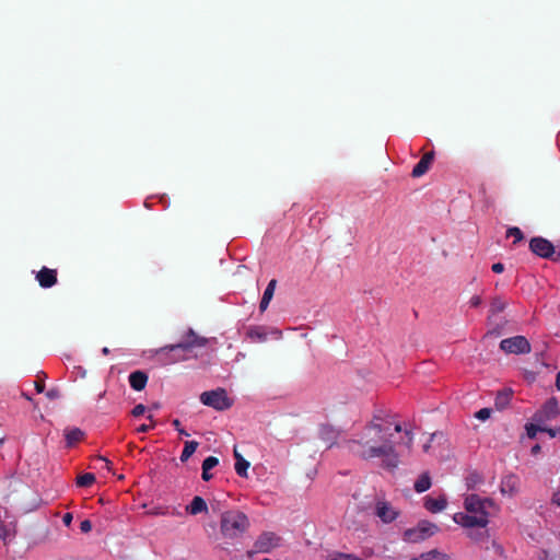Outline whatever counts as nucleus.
Masks as SVG:
<instances>
[{
    "instance_id": "14",
    "label": "nucleus",
    "mask_w": 560,
    "mask_h": 560,
    "mask_svg": "<svg viewBox=\"0 0 560 560\" xmlns=\"http://www.w3.org/2000/svg\"><path fill=\"white\" fill-rule=\"evenodd\" d=\"M518 483V479L515 476H506L501 481L500 491L502 494L512 497L517 493Z\"/></svg>"
},
{
    "instance_id": "4",
    "label": "nucleus",
    "mask_w": 560,
    "mask_h": 560,
    "mask_svg": "<svg viewBox=\"0 0 560 560\" xmlns=\"http://www.w3.org/2000/svg\"><path fill=\"white\" fill-rule=\"evenodd\" d=\"M500 349L506 354H525L532 350L529 341L524 336H514L501 340Z\"/></svg>"
},
{
    "instance_id": "36",
    "label": "nucleus",
    "mask_w": 560,
    "mask_h": 560,
    "mask_svg": "<svg viewBox=\"0 0 560 560\" xmlns=\"http://www.w3.org/2000/svg\"><path fill=\"white\" fill-rule=\"evenodd\" d=\"M442 438H443L442 433H438V432L432 433L431 436H430L429 442L423 445V451L425 453H428L430 447H431V442H433L435 439H442Z\"/></svg>"
},
{
    "instance_id": "35",
    "label": "nucleus",
    "mask_w": 560,
    "mask_h": 560,
    "mask_svg": "<svg viewBox=\"0 0 560 560\" xmlns=\"http://www.w3.org/2000/svg\"><path fill=\"white\" fill-rule=\"evenodd\" d=\"M511 393H501L497 397V405L504 406L510 399Z\"/></svg>"
},
{
    "instance_id": "17",
    "label": "nucleus",
    "mask_w": 560,
    "mask_h": 560,
    "mask_svg": "<svg viewBox=\"0 0 560 560\" xmlns=\"http://www.w3.org/2000/svg\"><path fill=\"white\" fill-rule=\"evenodd\" d=\"M84 436V432L79 428H67L65 430V438L67 447L74 446Z\"/></svg>"
},
{
    "instance_id": "29",
    "label": "nucleus",
    "mask_w": 560,
    "mask_h": 560,
    "mask_svg": "<svg viewBox=\"0 0 560 560\" xmlns=\"http://www.w3.org/2000/svg\"><path fill=\"white\" fill-rule=\"evenodd\" d=\"M329 560H361L352 553L336 552Z\"/></svg>"
},
{
    "instance_id": "18",
    "label": "nucleus",
    "mask_w": 560,
    "mask_h": 560,
    "mask_svg": "<svg viewBox=\"0 0 560 560\" xmlns=\"http://www.w3.org/2000/svg\"><path fill=\"white\" fill-rule=\"evenodd\" d=\"M376 514L385 523L394 521L397 515V513L394 511V509L385 502H381L377 504Z\"/></svg>"
},
{
    "instance_id": "26",
    "label": "nucleus",
    "mask_w": 560,
    "mask_h": 560,
    "mask_svg": "<svg viewBox=\"0 0 560 560\" xmlns=\"http://www.w3.org/2000/svg\"><path fill=\"white\" fill-rule=\"evenodd\" d=\"M482 476L476 471L470 472L466 478V483L469 489L476 488L479 483L482 482Z\"/></svg>"
},
{
    "instance_id": "21",
    "label": "nucleus",
    "mask_w": 560,
    "mask_h": 560,
    "mask_svg": "<svg viewBox=\"0 0 560 560\" xmlns=\"http://www.w3.org/2000/svg\"><path fill=\"white\" fill-rule=\"evenodd\" d=\"M446 499L441 497L439 499H433V498H427L425 499V503H424V506L427 508V510H429L430 512L432 513H438V512H441L445 509L446 506Z\"/></svg>"
},
{
    "instance_id": "43",
    "label": "nucleus",
    "mask_w": 560,
    "mask_h": 560,
    "mask_svg": "<svg viewBox=\"0 0 560 560\" xmlns=\"http://www.w3.org/2000/svg\"><path fill=\"white\" fill-rule=\"evenodd\" d=\"M469 303H470V306H472V307H477V306H479V305H480V303H481V298H480V296H478V295H474V296L470 299Z\"/></svg>"
},
{
    "instance_id": "19",
    "label": "nucleus",
    "mask_w": 560,
    "mask_h": 560,
    "mask_svg": "<svg viewBox=\"0 0 560 560\" xmlns=\"http://www.w3.org/2000/svg\"><path fill=\"white\" fill-rule=\"evenodd\" d=\"M276 287H277V280L276 279L270 280V282L268 283V285L264 292L262 299L259 304V310L261 312H265L267 310L270 301L273 298Z\"/></svg>"
},
{
    "instance_id": "58",
    "label": "nucleus",
    "mask_w": 560,
    "mask_h": 560,
    "mask_svg": "<svg viewBox=\"0 0 560 560\" xmlns=\"http://www.w3.org/2000/svg\"><path fill=\"white\" fill-rule=\"evenodd\" d=\"M180 360H184V358H174V359L171 360V362L174 363V362H177V361H180Z\"/></svg>"
},
{
    "instance_id": "56",
    "label": "nucleus",
    "mask_w": 560,
    "mask_h": 560,
    "mask_svg": "<svg viewBox=\"0 0 560 560\" xmlns=\"http://www.w3.org/2000/svg\"><path fill=\"white\" fill-rule=\"evenodd\" d=\"M544 431H547L551 438L556 435V432L552 429H545Z\"/></svg>"
},
{
    "instance_id": "20",
    "label": "nucleus",
    "mask_w": 560,
    "mask_h": 560,
    "mask_svg": "<svg viewBox=\"0 0 560 560\" xmlns=\"http://www.w3.org/2000/svg\"><path fill=\"white\" fill-rule=\"evenodd\" d=\"M234 457L236 459L235 463V471L241 477H247V469L249 467V462H247L237 451L236 446L233 450Z\"/></svg>"
},
{
    "instance_id": "48",
    "label": "nucleus",
    "mask_w": 560,
    "mask_h": 560,
    "mask_svg": "<svg viewBox=\"0 0 560 560\" xmlns=\"http://www.w3.org/2000/svg\"><path fill=\"white\" fill-rule=\"evenodd\" d=\"M490 336H494V337L500 336V330H499V328H494V329L489 330V331L485 335V338L490 337Z\"/></svg>"
},
{
    "instance_id": "13",
    "label": "nucleus",
    "mask_w": 560,
    "mask_h": 560,
    "mask_svg": "<svg viewBox=\"0 0 560 560\" xmlns=\"http://www.w3.org/2000/svg\"><path fill=\"white\" fill-rule=\"evenodd\" d=\"M43 288H50L57 282L56 270L44 267L36 276Z\"/></svg>"
},
{
    "instance_id": "22",
    "label": "nucleus",
    "mask_w": 560,
    "mask_h": 560,
    "mask_svg": "<svg viewBox=\"0 0 560 560\" xmlns=\"http://www.w3.org/2000/svg\"><path fill=\"white\" fill-rule=\"evenodd\" d=\"M319 434L320 439L328 443V447H331L338 438V433L331 427H323Z\"/></svg>"
},
{
    "instance_id": "54",
    "label": "nucleus",
    "mask_w": 560,
    "mask_h": 560,
    "mask_svg": "<svg viewBox=\"0 0 560 560\" xmlns=\"http://www.w3.org/2000/svg\"><path fill=\"white\" fill-rule=\"evenodd\" d=\"M539 452H540V446H539L538 444H537V445H535V446H533V448H532V453H533V454H537V453H539Z\"/></svg>"
},
{
    "instance_id": "42",
    "label": "nucleus",
    "mask_w": 560,
    "mask_h": 560,
    "mask_svg": "<svg viewBox=\"0 0 560 560\" xmlns=\"http://www.w3.org/2000/svg\"><path fill=\"white\" fill-rule=\"evenodd\" d=\"M172 424L182 435L188 436L189 434L180 427V422L178 419L173 420Z\"/></svg>"
},
{
    "instance_id": "27",
    "label": "nucleus",
    "mask_w": 560,
    "mask_h": 560,
    "mask_svg": "<svg viewBox=\"0 0 560 560\" xmlns=\"http://www.w3.org/2000/svg\"><path fill=\"white\" fill-rule=\"evenodd\" d=\"M95 481V476L93 474H83L77 478V485L79 487H90Z\"/></svg>"
},
{
    "instance_id": "51",
    "label": "nucleus",
    "mask_w": 560,
    "mask_h": 560,
    "mask_svg": "<svg viewBox=\"0 0 560 560\" xmlns=\"http://www.w3.org/2000/svg\"><path fill=\"white\" fill-rule=\"evenodd\" d=\"M35 388L38 393H43L44 389H45V384L43 382H36L35 383Z\"/></svg>"
},
{
    "instance_id": "39",
    "label": "nucleus",
    "mask_w": 560,
    "mask_h": 560,
    "mask_svg": "<svg viewBox=\"0 0 560 560\" xmlns=\"http://www.w3.org/2000/svg\"><path fill=\"white\" fill-rule=\"evenodd\" d=\"M144 411H145V407L142 404H139V405L135 406L131 413L133 417H139V416L143 415Z\"/></svg>"
},
{
    "instance_id": "3",
    "label": "nucleus",
    "mask_w": 560,
    "mask_h": 560,
    "mask_svg": "<svg viewBox=\"0 0 560 560\" xmlns=\"http://www.w3.org/2000/svg\"><path fill=\"white\" fill-rule=\"evenodd\" d=\"M200 401L203 405L212 407L217 410H225L232 405L231 400L226 396V392L223 388L203 392L200 395Z\"/></svg>"
},
{
    "instance_id": "46",
    "label": "nucleus",
    "mask_w": 560,
    "mask_h": 560,
    "mask_svg": "<svg viewBox=\"0 0 560 560\" xmlns=\"http://www.w3.org/2000/svg\"><path fill=\"white\" fill-rule=\"evenodd\" d=\"M62 522L65 523L66 526H69L72 522V514L66 513L62 517Z\"/></svg>"
},
{
    "instance_id": "53",
    "label": "nucleus",
    "mask_w": 560,
    "mask_h": 560,
    "mask_svg": "<svg viewBox=\"0 0 560 560\" xmlns=\"http://www.w3.org/2000/svg\"><path fill=\"white\" fill-rule=\"evenodd\" d=\"M151 429V425H148V424H141L137 431L138 432H141V433H144V432H148L149 430Z\"/></svg>"
},
{
    "instance_id": "45",
    "label": "nucleus",
    "mask_w": 560,
    "mask_h": 560,
    "mask_svg": "<svg viewBox=\"0 0 560 560\" xmlns=\"http://www.w3.org/2000/svg\"><path fill=\"white\" fill-rule=\"evenodd\" d=\"M504 270V266L501 262H495L492 265V271L500 273Z\"/></svg>"
},
{
    "instance_id": "30",
    "label": "nucleus",
    "mask_w": 560,
    "mask_h": 560,
    "mask_svg": "<svg viewBox=\"0 0 560 560\" xmlns=\"http://www.w3.org/2000/svg\"><path fill=\"white\" fill-rule=\"evenodd\" d=\"M219 464V459L214 456L207 457L202 463L203 470H210Z\"/></svg>"
},
{
    "instance_id": "11",
    "label": "nucleus",
    "mask_w": 560,
    "mask_h": 560,
    "mask_svg": "<svg viewBox=\"0 0 560 560\" xmlns=\"http://www.w3.org/2000/svg\"><path fill=\"white\" fill-rule=\"evenodd\" d=\"M433 160V151L424 153L420 161L415 165L411 172L412 177H421L422 175H424L429 171Z\"/></svg>"
},
{
    "instance_id": "47",
    "label": "nucleus",
    "mask_w": 560,
    "mask_h": 560,
    "mask_svg": "<svg viewBox=\"0 0 560 560\" xmlns=\"http://www.w3.org/2000/svg\"><path fill=\"white\" fill-rule=\"evenodd\" d=\"M552 502L560 506V488L553 493Z\"/></svg>"
},
{
    "instance_id": "12",
    "label": "nucleus",
    "mask_w": 560,
    "mask_h": 560,
    "mask_svg": "<svg viewBox=\"0 0 560 560\" xmlns=\"http://www.w3.org/2000/svg\"><path fill=\"white\" fill-rule=\"evenodd\" d=\"M530 249L538 257L560 262V247H530Z\"/></svg>"
},
{
    "instance_id": "10",
    "label": "nucleus",
    "mask_w": 560,
    "mask_h": 560,
    "mask_svg": "<svg viewBox=\"0 0 560 560\" xmlns=\"http://www.w3.org/2000/svg\"><path fill=\"white\" fill-rule=\"evenodd\" d=\"M454 521L465 527H485L488 524V517L485 514H464L454 515Z\"/></svg>"
},
{
    "instance_id": "31",
    "label": "nucleus",
    "mask_w": 560,
    "mask_h": 560,
    "mask_svg": "<svg viewBox=\"0 0 560 560\" xmlns=\"http://www.w3.org/2000/svg\"><path fill=\"white\" fill-rule=\"evenodd\" d=\"M505 308V303L500 299H494L491 303V312L493 314L501 313Z\"/></svg>"
},
{
    "instance_id": "49",
    "label": "nucleus",
    "mask_w": 560,
    "mask_h": 560,
    "mask_svg": "<svg viewBox=\"0 0 560 560\" xmlns=\"http://www.w3.org/2000/svg\"><path fill=\"white\" fill-rule=\"evenodd\" d=\"M538 560H551V559L549 558V553L546 550H542V551H540V553L538 556Z\"/></svg>"
},
{
    "instance_id": "8",
    "label": "nucleus",
    "mask_w": 560,
    "mask_h": 560,
    "mask_svg": "<svg viewBox=\"0 0 560 560\" xmlns=\"http://www.w3.org/2000/svg\"><path fill=\"white\" fill-rule=\"evenodd\" d=\"M281 544V538L272 532H265L258 536L254 544L255 552L268 553L278 548Z\"/></svg>"
},
{
    "instance_id": "6",
    "label": "nucleus",
    "mask_w": 560,
    "mask_h": 560,
    "mask_svg": "<svg viewBox=\"0 0 560 560\" xmlns=\"http://www.w3.org/2000/svg\"><path fill=\"white\" fill-rule=\"evenodd\" d=\"M465 509L470 514H490V509H494V503L489 499H481L477 494H470L465 499Z\"/></svg>"
},
{
    "instance_id": "5",
    "label": "nucleus",
    "mask_w": 560,
    "mask_h": 560,
    "mask_svg": "<svg viewBox=\"0 0 560 560\" xmlns=\"http://www.w3.org/2000/svg\"><path fill=\"white\" fill-rule=\"evenodd\" d=\"M208 343V339L205 337L198 336L195 330L189 329L185 336V339L176 345L165 346L161 349V351H176L178 349L182 350H190L192 348L205 347Z\"/></svg>"
},
{
    "instance_id": "41",
    "label": "nucleus",
    "mask_w": 560,
    "mask_h": 560,
    "mask_svg": "<svg viewBox=\"0 0 560 560\" xmlns=\"http://www.w3.org/2000/svg\"><path fill=\"white\" fill-rule=\"evenodd\" d=\"M46 396L49 398V399H57L60 397V392L59 389L57 388H51L49 389L47 393H46Z\"/></svg>"
},
{
    "instance_id": "33",
    "label": "nucleus",
    "mask_w": 560,
    "mask_h": 560,
    "mask_svg": "<svg viewBox=\"0 0 560 560\" xmlns=\"http://www.w3.org/2000/svg\"><path fill=\"white\" fill-rule=\"evenodd\" d=\"M248 336L252 339L264 341L266 339V334L264 331H260L258 329H252L248 332Z\"/></svg>"
},
{
    "instance_id": "37",
    "label": "nucleus",
    "mask_w": 560,
    "mask_h": 560,
    "mask_svg": "<svg viewBox=\"0 0 560 560\" xmlns=\"http://www.w3.org/2000/svg\"><path fill=\"white\" fill-rule=\"evenodd\" d=\"M528 245L534 246V245H552V244L546 238L533 237Z\"/></svg>"
},
{
    "instance_id": "32",
    "label": "nucleus",
    "mask_w": 560,
    "mask_h": 560,
    "mask_svg": "<svg viewBox=\"0 0 560 560\" xmlns=\"http://www.w3.org/2000/svg\"><path fill=\"white\" fill-rule=\"evenodd\" d=\"M544 430H545L544 428H541L537 424H534V423H529L526 425V432H527L528 438H530V439L536 438L537 432L544 431Z\"/></svg>"
},
{
    "instance_id": "25",
    "label": "nucleus",
    "mask_w": 560,
    "mask_h": 560,
    "mask_svg": "<svg viewBox=\"0 0 560 560\" xmlns=\"http://www.w3.org/2000/svg\"><path fill=\"white\" fill-rule=\"evenodd\" d=\"M198 445L199 444L196 441H187L182 452L180 460L186 462L196 452Z\"/></svg>"
},
{
    "instance_id": "55",
    "label": "nucleus",
    "mask_w": 560,
    "mask_h": 560,
    "mask_svg": "<svg viewBox=\"0 0 560 560\" xmlns=\"http://www.w3.org/2000/svg\"><path fill=\"white\" fill-rule=\"evenodd\" d=\"M556 386H557L558 390H560V372L557 374Z\"/></svg>"
},
{
    "instance_id": "2",
    "label": "nucleus",
    "mask_w": 560,
    "mask_h": 560,
    "mask_svg": "<svg viewBox=\"0 0 560 560\" xmlns=\"http://www.w3.org/2000/svg\"><path fill=\"white\" fill-rule=\"evenodd\" d=\"M247 515L238 510L225 511L220 517V532L226 539L241 537L249 528Z\"/></svg>"
},
{
    "instance_id": "50",
    "label": "nucleus",
    "mask_w": 560,
    "mask_h": 560,
    "mask_svg": "<svg viewBox=\"0 0 560 560\" xmlns=\"http://www.w3.org/2000/svg\"><path fill=\"white\" fill-rule=\"evenodd\" d=\"M95 459L101 460V462H104V463H105V465H106V468H107L108 470L110 469V462H109L107 458H105V457H103V456H96V457H95Z\"/></svg>"
},
{
    "instance_id": "7",
    "label": "nucleus",
    "mask_w": 560,
    "mask_h": 560,
    "mask_svg": "<svg viewBox=\"0 0 560 560\" xmlns=\"http://www.w3.org/2000/svg\"><path fill=\"white\" fill-rule=\"evenodd\" d=\"M436 526L429 522H421L415 528L405 532V540L409 542H418L431 537L436 532Z\"/></svg>"
},
{
    "instance_id": "57",
    "label": "nucleus",
    "mask_w": 560,
    "mask_h": 560,
    "mask_svg": "<svg viewBox=\"0 0 560 560\" xmlns=\"http://www.w3.org/2000/svg\"><path fill=\"white\" fill-rule=\"evenodd\" d=\"M102 353H103L104 355H107V354L109 353V349H108L107 347L103 348V349H102Z\"/></svg>"
},
{
    "instance_id": "38",
    "label": "nucleus",
    "mask_w": 560,
    "mask_h": 560,
    "mask_svg": "<svg viewBox=\"0 0 560 560\" xmlns=\"http://www.w3.org/2000/svg\"><path fill=\"white\" fill-rule=\"evenodd\" d=\"M12 535L8 528H5L3 525H0V538L3 541H7L8 539H11Z\"/></svg>"
},
{
    "instance_id": "23",
    "label": "nucleus",
    "mask_w": 560,
    "mask_h": 560,
    "mask_svg": "<svg viewBox=\"0 0 560 560\" xmlns=\"http://www.w3.org/2000/svg\"><path fill=\"white\" fill-rule=\"evenodd\" d=\"M411 560H448V556L438 549H432Z\"/></svg>"
},
{
    "instance_id": "15",
    "label": "nucleus",
    "mask_w": 560,
    "mask_h": 560,
    "mask_svg": "<svg viewBox=\"0 0 560 560\" xmlns=\"http://www.w3.org/2000/svg\"><path fill=\"white\" fill-rule=\"evenodd\" d=\"M147 382H148V376L144 372L136 371L129 375L130 386L135 390H142L145 387Z\"/></svg>"
},
{
    "instance_id": "24",
    "label": "nucleus",
    "mask_w": 560,
    "mask_h": 560,
    "mask_svg": "<svg viewBox=\"0 0 560 560\" xmlns=\"http://www.w3.org/2000/svg\"><path fill=\"white\" fill-rule=\"evenodd\" d=\"M431 487L430 476L424 472L415 482V490L419 493L427 491Z\"/></svg>"
},
{
    "instance_id": "1",
    "label": "nucleus",
    "mask_w": 560,
    "mask_h": 560,
    "mask_svg": "<svg viewBox=\"0 0 560 560\" xmlns=\"http://www.w3.org/2000/svg\"><path fill=\"white\" fill-rule=\"evenodd\" d=\"M395 416L384 407L373 410L371 420L355 434L354 438L343 442L345 447L355 457L363 460L381 459V467L387 470L396 469L400 457L389 430L401 432L400 423L394 421Z\"/></svg>"
},
{
    "instance_id": "16",
    "label": "nucleus",
    "mask_w": 560,
    "mask_h": 560,
    "mask_svg": "<svg viewBox=\"0 0 560 560\" xmlns=\"http://www.w3.org/2000/svg\"><path fill=\"white\" fill-rule=\"evenodd\" d=\"M186 512L190 515H197L199 513H207L208 505L201 497H195L189 505L186 506Z\"/></svg>"
},
{
    "instance_id": "34",
    "label": "nucleus",
    "mask_w": 560,
    "mask_h": 560,
    "mask_svg": "<svg viewBox=\"0 0 560 560\" xmlns=\"http://www.w3.org/2000/svg\"><path fill=\"white\" fill-rule=\"evenodd\" d=\"M491 416V409L489 408H482L480 409L477 413H476V417L481 420V421H485L487 419H489Z\"/></svg>"
},
{
    "instance_id": "40",
    "label": "nucleus",
    "mask_w": 560,
    "mask_h": 560,
    "mask_svg": "<svg viewBox=\"0 0 560 560\" xmlns=\"http://www.w3.org/2000/svg\"><path fill=\"white\" fill-rule=\"evenodd\" d=\"M80 529L83 533H89L92 529V523L89 520H84L80 524Z\"/></svg>"
},
{
    "instance_id": "9",
    "label": "nucleus",
    "mask_w": 560,
    "mask_h": 560,
    "mask_svg": "<svg viewBox=\"0 0 560 560\" xmlns=\"http://www.w3.org/2000/svg\"><path fill=\"white\" fill-rule=\"evenodd\" d=\"M560 413L558 400L555 397L549 398L544 406L534 415L537 423L555 419Z\"/></svg>"
},
{
    "instance_id": "60",
    "label": "nucleus",
    "mask_w": 560,
    "mask_h": 560,
    "mask_svg": "<svg viewBox=\"0 0 560 560\" xmlns=\"http://www.w3.org/2000/svg\"><path fill=\"white\" fill-rule=\"evenodd\" d=\"M264 560H270V559H267V558H266V559H264Z\"/></svg>"
},
{
    "instance_id": "59",
    "label": "nucleus",
    "mask_w": 560,
    "mask_h": 560,
    "mask_svg": "<svg viewBox=\"0 0 560 560\" xmlns=\"http://www.w3.org/2000/svg\"><path fill=\"white\" fill-rule=\"evenodd\" d=\"M105 393H106L105 390L101 392L100 395H98V398L100 399L103 398L105 396Z\"/></svg>"
},
{
    "instance_id": "28",
    "label": "nucleus",
    "mask_w": 560,
    "mask_h": 560,
    "mask_svg": "<svg viewBox=\"0 0 560 560\" xmlns=\"http://www.w3.org/2000/svg\"><path fill=\"white\" fill-rule=\"evenodd\" d=\"M509 237H514V243H518L523 240V232L516 226L510 228L505 231V238Z\"/></svg>"
},
{
    "instance_id": "44",
    "label": "nucleus",
    "mask_w": 560,
    "mask_h": 560,
    "mask_svg": "<svg viewBox=\"0 0 560 560\" xmlns=\"http://www.w3.org/2000/svg\"><path fill=\"white\" fill-rule=\"evenodd\" d=\"M405 434L408 438V441H407L406 445H407L408 448H410L411 445H412V441H413V434L409 430H405Z\"/></svg>"
},
{
    "instance_id": "52",
    "label": "nucleus",
    "mask_w": 560,
    "mask_h": 560,
    "mask_svg": "<svg viewBox=\"0 0 560 560\" xmlns=\"http://www.w3.org/2000/svg\"><path fill=\"white\" fill-rule=\"evenodd\" d=\"M202 479L205 481H209L211 478H212V475L209 472V470H203L202 469V475H201Z\"/></svg>"
}]
</instances>
